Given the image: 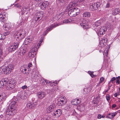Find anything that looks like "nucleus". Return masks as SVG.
<instances>
[{
  "label": "nucleus",
  "mask_w": 120,
  "mask_h": 120,
  "mask_svg": "<svg viewBox=\"0 0 120 120\" xmlns=\"http://www.w3.org/2000/svg\"><path fill=\"white\" fill-rule=\"evenodd\" d=\"M26 34V33L24 30H20L15 36L17 41H19L24 38Z\"/></svg>",
  "instance_id": "obj_1"
},
{
  "label": "nucleus",
  "mask_w": 120,
  "mask_h": 120,
  "mask_svg": "<svg viewBox=\"0 0 120 120\" xmlns=\"http://www.w3.org/2000/svg\"><path fill=\"white\" fill-rule=\"evenodd\" d=\"M79 9L77 8H74L70 10L68 12V14L71 17L76 16L79 13Z\"/></svg>",
  "instance_id": "obj_2"
},
{
  "label": "nucleus",
  "mask_w": 120,
  "mask_h": 120,
  "mask_svg": "<svg viewBox=\"0 0 120 120\" xmlns=\"http://www.w3.org/2000/svg\"><path fill=\"white\" fill-rule=\"evenodd\" d=\"M16 84L15 81L13 79L10 80L6 84V88L8 90H11L13 89Z\"/></svg>",
  "instance_id": "obj_3"
},
{
  "label": "nucleus",
  "mask_w": 120,
  "mask_h": 120,
  "mask_svg": "<svg viewBox=\"0 0 120 120\" xmlns=\"http://www.w3.org/2000/svg\"><path fill=\"white\" fill-rule=\"evenodd\" d=\"M11 71L7 67L2 66L0 68V73H3L5 75L8 74Z\"/></svg>",
  "instance_id": "obj_4"
},
{
  "label": "nucleus",
  "mask_w": 120,
  "mask_h": 120,
  "mask_svg": "<svg viewBox=\"0 0 120 120\" xmlns=\"http://www.w3.org/2000/svg\"><path fill=\"white\" fill-rule=\"evenodd\" d=\"M15 109L11 108V107H8L6 111V114L8 115H12L15 113Z\"/></svg>",
  "instance_id": "obj_5"
},
{
  "label": "nucleus",
  "mask_w": 120,
  "mask_h": 120,
  "mask_svg": "<svg viewBox=\"0 0 120 120\" xmlns=\"http://www.w3.org/2000/svg\"><path fill=\"white\" fill-rule=\"evenodd\" d=\"M19 44L18 42L15 43L9 46L8 48L9 51L12 52L15 50L17 49L19 46Z\"/></svg>",
  "instance_id": "obj_6"
},
{
  "label": "nucleus",
  "mask_w": 120,
  "mask_h": 120,
  "mask_svg": "<svg viewBox=\"0 0 120 120\" xmlns=\"http://www.w3.org/2000/svg\"><path fill=\"white\" fill-rule=\"evenodd\" d=\"M42 14L40 12H38L36 13L35 16V19L36 21L41 20L43 18Z\"/></svg>",
  "instance_id": "obj_7"
},
{
  "label": "nucleus",
  "mask_w": 120,
  "mask_h": 120,
  "mask_svg": "<svg viewBox=\"0 0 120 120\" xmlns=\"http://www.w3.org/2000/svg\"><path fill=\"white\" fill-rule=\"evenodd\" d=\"M61 114V110L60 109H58L54 112L53 116H54V117L57 118L60 116Z\"/></svg>",
  "instance_id": "obj_8"
},
{
  "label": "nucleus",
  "mask_w": 120,
  "mask_h": 120,
  "mask_svg": "<svg viewBox=\"0 0 120 120\" xmlns=\"http://www.w3.org/2000/svg\"><path fill=\"white\" fill-rule=\"evenodd\" d=\"M6 13L4 12L0 14V21L1 22H5L6 21L5 18Z\"/></svg>",
  "instance_id": "obj_9"
},
{
  "label": "nucleus",
  "mask_w": 120,
  "mask_h": 120,
  "mask_svg": "<svg viewBox=\"0 0 120 120\" xmlns=\"http://www.w3.org/2000/svg\"><path fill=\"white\" fill-rule=\"evenodd\" d=\"M87 21L85 19H84L82 23H80V25L84 29H88L89 28V26L86 23Z\"/></svg>",
  "instance_id": "obj_10"
},
{
  "label": "nucleus",
  "mask_w": 120,
  "mask_h": 120,
  "mask_svg": "<svg viewBox=\"0 0 120 120\" xmlns=\"http://www.w3.org/2000/svg\"><path fill=\"white\" fill-rule=\"evenodd\" d=\"M49 4V3L48 1H45L42 3L40 5V7L42 10H44L45 8L48 7Z\"/></svg>",
  "instance_id": "obj_11"
},
{
  "label": "nucleus",
  "mask_w": 120,
  "mask_h": 120,
  "mask_svg": "<svg viewBox=\"0 0 120 120\" xmlns=\"http://www.w3.org/2000/svg\"><path fill=\"white\" fill-rule=\"evenodd\" d=\"M39 75V72L38 71L34 70L32 73V78L33 79H36L37 78V77Z\"/></svg>",
  "instance_id": "obj_12"
},
{
  "label": "nucleus",
  "mask_w": 120,
  "mask_h": 120,
  "mask_svg": "<svg viewBox=\"0 0 120 120\" xmlns=\"http://www.w3.org/2000/svg\"><path fill=\"white\" fill-rule=\"evenodd\" d=\"M7 78H5L3 79L0 82V88H3L4 86V85L6 86V84L7 82Z\"/></svg>",
  "instance_id": "obj_13"
},
{
  "label": "nucleus",
  "mask_w": 120,
  "mask_h": 120,
  "mask_svg": "<svg viewBox=\"0 0 120 120\" xmlns=\"http://www.w3.org/2000/svg\"><path fill=\"white\" fill-rule=\"evenodd\" d=\"M76 4L74 2H72L70 3L67 6L68 9H69L71 8H75L76 6Z\"/></svg>",
  "instance_id": "obj_14"
},
{
  "label": "nucleus",
  "mask_w": 120,
  "mask_h": 120,
  "mask_svg": "<svg viewBox=\"0 0 120 120\" xmlns=\"http://www.w3.org/2000/svg\"><path fill=\"white\" fill-rule=\"evenodd\" d=\"M117 114L116 112H115L113 113H110L108 114L106 117L110 119H111L113 118Z\"/></svg>",
  "instance_id": "obj_15"
},
{
  "label": "nucleus",
  "mask_w": 120,
  "mask_h": 120,
  "mask_svg": "<svg viewBox=\"0 0 120 120\" xmlns=\"http://www.w3.org/2000/svg\"><path fill=\"white\" fill-rule=\"evenodd\" d=\"M4 29L6 30H8L10 29L11 27V23H6L4 26Z\"/></svg>",
  "instance_id": "obj_16"
},
{
  "label": "nucleus",
  "mask_w": 120,
  "mask_h": 120,
  "mask_svg": "<svg viewBox=\"0 0 120 120\" xmlns=\"http://www.w3.org/2000/svg\"><path fill=\"white\" fill-rule=\"evenodd\" d=\"M45 93L44 92H38L37 95L39 98L42 99L45 95Z\"/></svg>",
  "instance_id": "obj_17"
},
{
  "label": "nucleus",
  "mask_w": 120,
  "mask_h": 120,
  "mask_svg": "<svg viewBox=\"0 0 120 120\" xmlns=\"http://www.w3.org/2000/svg\"><path fill=\"white\" fill-rule=\"evenodd\" d=\"M18 95L19 97L20 98L22 99H25L26 97L24 93H23L22 92H20L19 93Z\"/></svg>",
  "instance_id": "obj_18"
},
{
  "label": "nucleus",
  "mask_w": 120,
  "mask_h": 120,
  "mask_svg": "<svg viewBox=\"0 0 120 120\" xmlns=\"http://www.w3.org/2000/svg\"><path fill=\"white\" fill-rule=\"evenodd\" d=\"M80 101L79 99H74L71 102L72 104L74 105H77L80 103Z\"/></svg>",
  "instance_id": "obj_19"
},
{
  "label": "nucleus",
  "mask_w": 120,
  "mask_h": 120,
  "mask_svg": "<svg viewBox=\"0 0 120 120\" xmlns=\"http://www.w3.org/2000/svg\"><path fill=\"white\" fill-rule=\"evenodd\" d=\"M46 83L48 84V85H50L52 86H54L56 85L57 84V81H55L53 82H50L48 81L46 82Z\"/></svg>",
  "instance_id": "obj_20"
},
{
  "label": "nucleus",
  "mask_w": 120,
  "mask_h": 120,
  "mask_svg": "<svg viewBox=\"0 0 120 120\" xmlns=\"http://www.w3.org/2000/svg\"><path fill=\"white\" fill-rule=\"evenodd\" d=\"M35 106V104L33 102L28 103L26 105L27 107L29 108L30 109H33Z\"/></svg>",
  "instance_id": "obj_21"
},
{
  "label": "nucleus",
  "mask_w": 120,
  "mask_h": 120,
  "mask_svg": "<svg viewBox=\"0 0 120 120\" xmlns=\"http://www.w3.org/2000/svg\"><path fill=\"white\" fill-rule=\"evenodd\" d=\"M83 17L85 18L90 17L91 15V13L89 12L86 11L83 13L82 14Z\"/></svg>",
  "instance_id": "obj_22"
},
{
  "label": "nucleus",
  "mask_w": 120,
  "mask_h": 120,
  "mask_svg": "<svg viewBox=\"0 0 120 120\" xmlns=\"http://www.w3.org/2000/svg\"><path fill=\"white\" fill-rule=\"evenodd\" d=\"M120 10L119 8H117L113 10L112 11V14L114 15H115L119 13Z\"/></svg>",
  "instance_id": "obj_23"
},
{
  "label": "nucleus",
  "mask_w": 120,
  "mask_h": 120,
  "mask_svg": "<svg viewBox=\"0 0 120 120\" xmlns=\"http://www.w3.org/2000/svg\"><path fill=\"white\" fill-rule=\"evenodd\" d=\"M93 4L94 5V8L95 9L97 10L98 9V8L101 5V3L98 2H97L96 3H93Z\"/></svg>",
  "instance_id": "obj_24"
},
{
  "label": "nucleus",
  "mask_w": 120,
  "mask_h": 120,
  "mask_svg": "<svg viewBox=\"0 0 120 120\" xmlns=\"http://www.w3.org/2000/svg\"><path fill=\"white\" fill-rule=\"evenodd\" d=\"M53 109V106L52 105H51L47 108L46 111L48 113H49L52 111Z\"/></svg>",
  "instance_id": "obj_25"
},
{
  "label": "nucleus",
  "mask_w": 120,
  "mask_h": 120,
  "mask_svg": "<svg viewBox=\"0 0 120 120\" xmlns=\"http://www.w3.org/2000/svg\"><path fill=\"white\" fill-rule=\"evenodd\" d=\"M104 27H102L100 28L99 30L98 31V33L100 35H103L105 33Z\"/></svg>",
  "instance_id": "obj_26"
},
{
  "label": "nucleus",
  "mask_w": 120,
  "mask_h": 120,
  "mask_svg": "<svg viewBox=\"0 0 120 120\" xmlns=\"http://www.w3.org/2000/svg\"><path fill=\"white\" fill-rule=\"evenodd\" d=\"M15 103L16 102L15 101H13L10 103L8 107H11V108H13L15 109L16 108L15 106Z\"/></svg>",
  "instance_id": "obj_27"
},
{
  "label": "nucleus",
  "mask_w": 120,
  "mask_h": 120,
  "mask_svg": "<svg viewBox=\"0 0 120 120\" xmlns=\"http://www.w3.org/2000/svg\"><path fill=\"white\" fill-rule=\"evenodd\" d=\"M31 39L30 38H26L24 42L26 45H27L29 43L31 42Z\"/></svg>",
  "instance_id": "obj_28"
},
{
  "label": "nucleus",
  "mask_w": 120,
  "mask_h": 120,
  "mask_svg": "<svg viewBox=\"0 0 120 120\" xmlns=\"http://www.w3.org/2000/svg\"><path fill=\"white\" fill-rule=\"evenodd\" d=\"M6 67L8 69L10 70L11 72V71L14 69V66L12 64H10Z\"/></svg>",
  "instance_id": "obj_29"
},
{
  "label": "nucleus",
  "mask_w": 120,
  "mask_h": 120,
  "mask_svg": "<svg viewBox=\"0 0 120 120\" xmlns=\"http://www.w3.org/2000/svg\"><path fill=\"white\" fill-rule=\"evenodd\" d=\"M36 52H35V53H33L32 52H30L28 54V56L31 59H32L34 57L35 55H36Z\"/></svg>",
  "instance_id": "obj_30"
},
{
  "label": "nucleus",
  "mask_w": 120,
  "mask_h": 120,
  "mask_svg": "<svg viewBox=\"0 0 120 120\" xmlns=\"http://www.w3.org/2000/svg\"><path fill=\"white\" fill-rule=\"evenodd\" d=\"M20 70L21 71H22L23 73H27L26 67L25 68L23 66H21L20 68Z\"/></svg>",
  "instance_id": "obj_31"
},
{
  "label": "nucleus",
  "mask_w": 120,
  "mask_h": 120,
  "mask_svg": "<svg viewBox=\"0 0 120 120\" xmlns=\"http://www.w3.org/2000/svg\"><path fill=\"white\" fill-rule=\"evenodd\" d=\"M72 21V20L70 19H68L64 20L63 22L64 23H70Z\"/></svg>",
  "instance_id": "obj_32"
},
{
  "label": "nucleus",
  "mask_w": 120,
  "mask_h": 120,
  "mask_svg": "<svg viewBox=\"0 0 120 120\" xmlns=\"http://www.w3.org/2000/svg\"><path fill=\"white\" fill-rule=\"evenodd\" d=\"M65 101L62 100L61 101L60 100L58 102L57 104L59 106H62V105H63L65 103H64V102Z\"/></svg>",
  "instance_id": "obj_33"
},
{
  "label": "nucleus",
  "mask_w": 120,
  "mask_h": 120,
  "mask_svg": "<svg viewBox=\"0 0 120 120\" xmlns=\"http://www.w3.org/2000/svg\"><path fill=\"white\" fill-rule=\"evenodd\" d=\"M80 110L81 112L84 111L85 109V105H81L80 106Z\"/></svg>",
  "instance_id": "obj_34"
},
{
  "label": "nucleus",
  "mask_w": 120,
  "mask_h": 120,
  "mask_svg": "<svg viewBox=\"0 0 120 120\" xmlns=\"http://www.w3.org/2000/svg\"><path fill=\"white\" fill-rule=\"evenodd\" d=\"M94 5L93 4V3L91 4L90 7V9L92 11H94L96 10L94 8Z\"/></svg>",
  "instance_id": "obj_35"
},
{
  "label": "nucleus",
  "mask_w": 120,
  "mask_h": 120,
  "mask_svg": "<svg viewBox=\"0 0 120 120\" xmlns=\"http://www.w3.org/2000/svg\"><path fill=\"white\" fill-rule=\"evenodd\" d=\"M58 26V25L57 24L51 25V27H50L48 29H47V31H50L53 28L55 27Z\"/></svg>",
  "instance_id": "obj_36"
},
{
  "label": "nucleus",
  "mask_w": 120,
  "mask_h": 120,
  "mask_svg": "<svg viewBox=\"0 0 120 120\" xmlns=\"http://www.w3.org/2000/svg\"><path fill=\"white\" fill-rule=\"evenodd\" d=\"M106 97L107 101L109 103L111 101L110 100L111 97L110 96L109 94H107L106 95Z\"/></svg>",
  "instance_id": "obj_37"
},
{
  "label": "nucleus",
  "mask_w": 120,
  "mask_h": 120,
  "mask_svg": "<svg viewBox=\"0 0 120 120\" xmlns=\"http://www.w3.org/2000/svg\"><path fill=\"white\" fill-rule=\"evenodd\" d=\"M37 50L36 47H34L31 49L30 51V52L33 53H35V52H36Z\"/></svg>",
  "instance_id": "obj_38"
},
{
  "label": "nucleus",
  "mask_w": 120,
  "mask_h": 120,
  "mask_svg": "<svg viewBox=\"0 0 120 120\" xmlns=\"http://www.w3.org/2000/svg\"><path fill=\"white\" fill-rule=\"evenodd\" d=\"M5 94H0V102L3 99L5 98Z\"/></svg>",
  "instance_id": "obj_39"
},
{
  "label": "nucleus",
  "mask_w": 120,
  "mask_h": 120,
  "mask_svg": "<svg viewBox=\"0 0 120 120\" xmlns=\"http://www.w3.org/2000/svg\"><path fill=\"white\" fill-rule=\"evenodd\" d=\"M94 24L95 26H100L101 24L100 21L99 20L97 21V22H95Z\"/></svg>",
  "instance_id": "obj_40"
},
{
  "label": "nucleus",
  "mask_w": 120,
  "mask_h": 120,
  "mask_svg": "<svg viewBox=\"0 0 120 120\" xmlns=\"http://www.w3.org/2000/svg\"><path fill=\"white\" fill-rule=\"evenodd\" d=\"M26 51L23 49H22L20 51V55H22L25 54L26 52Z\"/></svg>",
  "instance_id": "obj_41"
},
{
  "label": "nucleus",
  "mask_w": 120,
  "mask_h": 120,
  "mask_svg": "<svg viewBox=\"0 0 120 120\" xmlns=\"http://www.w3.org/2000/svg\"><path fill=\"white\" fill-rule=\"evenodd\" d=\"M105 117L104 115H101V114H99L98 115L97 118L98 119H101L102 118H104Z\"/></svg>",
  "instance_id": "obj_42"
},
{
  "label": "nucleus",
  "mask_w": 120,
  "mask_h": 120,
  "mask_svg": "<svg viewBox=\"0 0 120 120\" xmlns=\"http://www.w3.org/2000/svg\"><path fill=\"white\" fill-rule=\"evenodd\" d=\"M60 100L61 101L63 100V101H65L64 102V103H66L67 102L66 100V98L65 97H63L60 98Z\"/></svg>",
  "instance_id": "obj_43"
},
{
  "label": "nucleus",
  "mask_w": 120,
  "mask_h": 120,
  "mask_svg": "<svg viewBox=\"0 0 120 120\" xmlns=\"http://www.w3.org/2000/svg\"><path fill=\"white\" fill-rule=\"evenodd\" d=\"M105 39H102V40H101L100 41V43L101 44H102L104 45V46H105Z\"/></svg>",
  "instance_id": "obj_44"
},
{
  "label": "nucleus",
  "mask_w": 120,
  "mask_h": 120,
  "mask_svg": "<svg viewBox=\"0 0 120 120\" xmlns=\"http://www.w3.org/2000/svg\"><path fill=\"white\" fill-rule=\"evenodd\" d=\"M100 97L99 96L98 94H97V95L95 96L94 97V98L95 99H96V101H98V100H99Z\"/></svg>",
  "instance_id": "obj_45"
},
{
  "label": "nucleus",
  "mask_w": 120,
  "mask_h": 120,
  "mask_svg": "<svg viewBox=\"0 0 120 120\" xmlns=\"http://www.w3.org/2000/svg\"><path fill=\"white\" fill-rule=\"evenodd\" d=\"M88 72L92 77L94 78V75H93L92 72L91 71H88Z\"/></svg>",
  "instance_id": "obj_46"
},
{
  "label": "nucleus",
  "mask_w": 120,
  "mask_h": 120,
  "mask_svg": "<svg viewBox=\"0 0 120 120\" xmlns=\"http://www.w3.org/2000/svg\"><path fill=\"white\" fill-rule=\"evenodd\" d=\"M10 34V32H9L7 31L6 32L4 33L3 34L5 36H6L9 34Z\"/></svg>",
  "instance_id": "obj_47"
},
{
  "label": "nucleus",
  "mask_w": 120,
  "mask_h": 120,
  "mask_svg": "<svg viewBox=\"0 0 120 120\" xmlns=\"http://www.w3.org/2000/svg\"><path fill=\"white\" fill-rule=\"evenodd\" d=\"M15 7H16L17 8H20L21 7V6L19 3H18L17 4H15Z\"/></svg>",
  "instance_id": "obj_48"
},
{
  "label": "nucleus",
  "mask_w": 120,
  "mask_h": 120,
  "mask_svg": "<svg viewBox=\"0 0 120 120\" xmlns=\"http://www.w3.org/2000/svg\"><path fill=\"white\" fill-rule=\"evenodd\" d=\"M104 78L103 77H101L100 79V83H101L104 80Z\"/></svg>",
  "instance_id": "obj_49"
},
{
  "label": "nucleus",
  "mask_w": 120,
  "mask_h": 120,
  "mask_svg": "<svg viewBox=\"0 0 120 120\" xmlns=\"http://www.w3.org/2000/svg\"><path fill=\"white\" fill-rule=\"evenodd\" d=\"M27 70V73H29L30 72V68H28V67H26Z\"/></svg>",
  "instance_id": "obj_50"
},
{
  "label": "nucleus",
  "mask_w": 120,
  "mask_h": 120,
  "mask_svg": "<svg viewBox=\"0 0 120 120\" xmlns=\"http://www.w3.org/2000/svg\"><path fill=\"white\" fill-rule=\"evenodd\" d=\"M32 64L31 63H30L29 64L28 67H27L29 68H30L31 67H32Z\"/></svg>",
  "instance_id": "obj_51"
},
{
  "label": "nucleus",
  "mask_w": 120,
  "mask_h": 120,
  "mask_svg": "<svg viewBox=\"0 0 120 120\" xmlns=\"http://www.w3.org/2000/svg\"><path fill=\"white\" fill-rule=\"evenodd\" d=\"M116 83L117 84H119L120 83V81L119 79L116 77Z\"/></svg>",
  "instance_id": "obj_52"
},
{
  "label": "nucleus",
  "mask_w": 120,
  "mask_h": 120,
  "mask_svg": "<svg viewBox=\"0 0 120 120\" xmlns=\"http://www.w3.org/2000/svg\"><path fill=\"white\" fill-rule=\"evenodd\" d=\"M60 4L63 3L65 2V0H58Z\"/></svg>",
  "instance_id": "obj_53"
},
{
  "label": "nucleus",
  "mask_w": 120,
  "mask_h": 120,
  "mask_svg": "<svg viewBox=\"0 0 120 120\" xmlns=\"http://www.w3.org/2000/svg\"><path fill=\"white\" fill-rule=\"evenodd\" d=\"M22 89H26L27 88V86L26 85H25L22 86Z\"/></svg>",
  "instance_id": "obj_54"
},
{
  "label": "nucleus",
  "mask_w": 120,
  "mask_h": 120,
  "mask_svg": "<svg viewBox=\"0 0 120 120\" xmlns=\"http://www.w3.org/2000/svg\"><path fill=\"white\" fill-rule=\"evenodd\" d=\"M3 54L2 51V50L0 49V56L1 57L2 56Z\"/></svg>",
  "instance_id": "obj_55"
},
{
  "label": "nucleus",
  "mask_w": 120,
  "mask_h": 120,
  "mask_svg": "<svg viewBox=\"0 0 120 120\" xmlns=\"http://www.w3.org/2000/svg\"><path fill=\"white\" fill-rule=\"evenodd\" d=\"M107 49H107V53L108 51L109 50V48H110V45L109 44V45H107Z\"/></svg>",
  "instance_id": "obj_56"
},
{
  "label": "nucleus",
  "mask_w": 120,
  "mask_h": 120,
  "mask_svg": "<svg viewBox=\"0 0 120 120\" xmlns=\"http://www.w3.org/2000/svg\"><path fill=\"white\" fill-rule=\"evenodd\" d=\"M87 89H85L84 90L83 93H84V94H87V92H85V91H87Z\"/></svg>",
  "instance_id": "obj_57"
},
{
  "label": "nucleus",
  "mask_w": 120,
  "mask_h": 120,
  "mask_svg": "<svg viewBox=\"0 0 120 120\" xmlns=\"http://www.w3.org/2000/svg\"><path fill=\"white\" fill-rule=\"evenodd\" d=\"M116 80V78L115 77H113L111 81L112 82H113Z\"/></svg>",
  "instance_id": "obj_58"
},
{
  "label": "nucleus",
  "mask_w": 120,
  "mask_h": 120,
  "mask_svg": "<svg viewBox=\"0 0 120 120\" xmlns=\"http://www.w3.org/2000/svg\"><path fill=\"white\" fill-rule=\"evenodd\" d=\"M116 105L115 104H114L112 105V108H115L116 107Z\"/></svg>",
  "instance_id": "obj_59"
},
{
  "label": "nucleus",
  "mask_w": 120,
  "mask_h": 120,
  "mask_svg": "<svg viewBox=\"0 0 120 120\" xmlns=\"http://www.w3.org/2000/svg\"><path fill=\"white\" fill-rule=\"evenodd\" d=\"M109 4L107 3L106 5V8H108L109 6Z\"/></svg>",
  "instance_id": "obj_60"
},
{
  "label": "nucleus",
  "mask_w": 120,
  "mask_h": 120,
  "mask_svg": "<svg viewBox=\"0 0 120 120\" xmlns=\"http://www.w3.org/2000/svg\"><path fill=\"white\" fill-rule=\"evenodd\" d=\"M2 34H0V40L2 39Z\"/></svg>",
  "instance_id": "obj_61"
},
{
  "label": "nucleus",
  "mask_w": 120,
  "mask_h": 120,
  "mask_svg": "<svg viewBox=\"0 0 120 120\" xmlns=\"http://www.w3.org/2000/svg\"><path fill=\"white\" fill-rule=\"evenodd\" d=\"M117 95H118V94L116 93H115L114 95V96L115 97H116L117 96Z\"/></svg>",
  "instance_id": "obj_62"
},
{
  "label": "nucleus",
  "mask_w": 120,
  "mask_h": 120,
  "mask_svg": "<svg viewBox=\"0 0 120 120\" xmlns=\"http://www.w3.org/2000/svg\"><path fill=\"white\" fill-rule=\"evenodd\" d=\"M119 91L118 92V95H119L120 94V88L119 89Z\"/></svg>",
  "instance_id": "obj_63"
},
{
  "label": "nucleus",
  "mask_w": 120,
  "mask_h": 120,
  "mask_svg": "<svg viewBox=\"0 0 120 120\" xmlns=\"http://www.w3.org/2000/svg\"><path fill=\"white\" fill-rule=\"evenodd\" d=\"M120 81V76H119L117 77Z\"/></svg>",
  "instance_id": "obj_64"
}]
</instances>
